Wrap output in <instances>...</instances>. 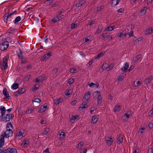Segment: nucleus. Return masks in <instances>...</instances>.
<instances>
[{
  "instance_id": "1",
  "label": "nucleus",
  "mask_w": 153,
  "mask_h": 153,
  "mask_svg": "<svg viewBox=\"0 0 153 153\" xmlns=\"http://www.w3.org/2000/svg\"><path fill=\"white\" fill-rule=\"evenodd\" d=\"M1 115L0 120L7 122L12 119L14 115L13 114H5L6 110L5 107L1 106L0 108Z\"/></svg>"
},
{
  "instance_id": "2",
  "label": "nucleus",
  "mask_w": 153,
  "mask_h": 153,
  "mask_svg": "<svg viewBox=\"0 0 153 153\" xmlns=\"http://www.w3.org/2000/svg\"><path fill=\"white\" fill-rule=\"evenodd\" d=\"M8 57H4L3 59L2 62L0 63V68L2 70H5L8 68Z\"/></svg>"
},
{
  "instance_id": "3",
  "label": "nucleus",
  "mask_w": 153,
  "mask_h": 153,
  "mask_svg": "<svg viewBox=\"0 0 153 153\" xmlns=\"http://www.w3.org/2000/svg\"><path fill=\"white\" fill-rule=\"evenodd\" d=\"M9 46L8 42L5 39H2L0 44V50L3 51L7 48Z\"/></svg>"
},
{
  "instance_id": "4",
  "label": "nucleus",
  "mask_w": 153,
  "mask_h": 153,
  "mask_svg": "<svg viewBox=\"0 0 153 153\" xmlns=\"http://www.w3.org/2000/svg\"><path fill=\"white\" fill-rule=\"evenodd\" d=\"M96 96H97V104L99 105H100L102 103V98L100 95V91H97L95 92Z\"/></svg>"
},
{
  "instance_id": "5",
  "label": "nucleus",
  "mask_w": 153,
  "mask_h": 153,
  "mask_svg": "<svg viewBox=\"0 0 153 153\" xmlns=\"http://www.w3.org/2000/svg\"><path fill=\"white\" fill-rule=\"evenodd\" d=\"M13 134V132L12 130L8 129H7V130L4 132V134L3 135L5 137L8 138L11 137L12 136Z\"/></svg>"
},
{
  "instance_id": "6",
  "label": "nucleus",
  "mask_w": 153,
  "mask_h": 153,
  "mask_svg": "<svg viewBox=\"0 0 153 153\" xmlns=\"http://www.w3.org/2000/svg\"><path fill=\"white\" fill-rule=\"evenodd\" d=\"M5 153H17V150L14 148H9L4 150Z\"/></svg>"
},
{
  "instance_id": "7",
  "label": "nucleus",
  "mask_w": 153,
  "mask_h": 153,
  "mask_svg": "<svg viewBox=\"0 0 153 153\" xmlns=\"http://www.w3.org/2000/svg\"><path fill=\"white\" fill-rule=\"evenodd\" d=\"M63 15H57L56 17L52 19V22H53L55 23L61 20L63 18Z\"/></svg>"
},
{
  "instance_id": "8",
  "label": "nucleus",
  "mask_w": 153,
  "mask_h": 153,
  "mask_svg": "<svg viewBox=\"0 0 153 153\" xmlns=\"http://www.w3.org/2000/svg\"><path fill=\"white\" fill-rule=\"evenodd\" d=\"M105 141L107 145L110 146L112 144L113 141L111 137H107L105 138Z\"/></svg>"
},
{
  "instance_id": "9",
  "label": "nucleus",
  "mask_w": 153,
  "mask_h": 153,
  "mask_svg": "<svg viewBox=\"0 0 153 153\" xmlns=\"http://www.w3.org/2000/svg\"><path fill=\"white\" fill-rule=\"evenodd\" d=\"M51 55V53L50 52L47 53L42 56L41 58L42 60L44 61L48 59Z\"/></svg>"
},
{
  "instance_id": "10",
  "label": "nucleus",
  "mask_w": 153,
  "mask_h": 153,
  "mask_svg": "<svg viewBox=\"0 0 153 153\" xmlns=\"http://www.w3.org/2000/svg\"><path fill=\"white\" fill-rule=\"evenodd\" d=\"M45 79V77L44 75H42L39 76L36 79L35 81L36 82H43Z\"/></svg>"
},
{
  "instance_id": "11",
  "label": "nucleus",
  "mask_w": 153,
  "mask_h": 153,
  "mask_svg": "<svg viewBox=\"0 0 153 153\" xmlns=\"http://www.w3.org/2000/svg\"><path fill=\"white\" fill-rule=\"evenodd\" d=\"M79 117L77 115L75 116L73 115L70 118V120L71 122H73L76 120H79Z\"/></svg>"
},
{
  "instance_id": "12",
  "label": "nucleus",
  "mask_w": 153,
  "mask_h": 153,
  "mask_svg": "<svg viewBox=\"0 0 153 153\" xmlns=\"http://www.w3.org/2000/svg\"><path fill=\"white\" fill-rule=\"evenodd\" d=\"M146 35L150 34L153 33V27H149L146 29Z\"/></svg>"
},
{
  "instance_id": "13",
  "label": "nucleus",
  "mask_w": 153,
  "mask_h": 153,
  "mask_svg": "<svg viewBox=\"0 0 153 153\" xmlns=\"http://www.w3.org/2000/svg\"><path fill=\"white\" fill-rule=\"evenodd\" d=\"M25 91V88H22L19 90L17 91L16 92V95L18 96L19 95H21Z\"/></svg>"
},
{
  "instance_id": "14",
  "label": "nucleus",
  "mask_w": 153,
  "mask_h": 153,
  "mask_svg": "<svg viewBox=\"0 0 153 153\" xmlns=\"http://www.w3.org/2000/svg\"><path fill=\"white\" fill-rule=\"evenodd\" d=\"M103 30V27L101 25H100L98 27V28L95 32V34H98L100 33Z\"/></svg>"
},
{
  "instance_id": "15",
  "label": "nucleus",
  "mask_w": 153,
  "mask_h": 153,
  "mask_svg": "<svg viewBox=\"0 0 153 153\" xmlns=\"http://www.w3.org/2000/svg\"><path fill=\"white\" fill-rule=\"evenodd\" d=\"M147 9L148 8L146 7H144L142 8L141 10L140 11V13L141 16L144 15L145 14L146 12Z\"/></svg>"
},
{
  "instance_id": "16",
  "label": "nucleus",
  "mask_w": 153,
  "mask_h": 153,
  "mask_svg": "<svg viewBox=\"0 0 153 153\" xmlns=\"http://www.w3.org/2000/svg\"><path fill=\"white\" fill-rule=\"evenodd\" d=\"M87 107V104L86 102H84L79 107V108L80 110H83Z\"/></svg>"
},
{
  "instance_id": "17",
  "label": "nucleus",
  "mask_w": 153,
  "mask_h": 153,
  "mask_svg": "<svg viewBox=\"0 0 153 153\" xmlns=\"http://www.w3.org/2000/svg\"><path fill=\"white\" fill-rule=\"evenodd\" d=\"M120 0H112L111 3V6H115L117 5Z\"/></svg>"
},
{
  "instance_id": "18",
  "label": "nucleus",
  "mask_w": 153,
  "mask_h": 153,
  "mask_svg": "<svg viewBox=\"0 0 153 153\" xmlns=\"http://www.w3.org/2000/svg\"><path fill=\"white\" fill-rule=\"evenodd\" d=\"M128 113L129 111H127L124 115V120L125 121H127L129 117L131 116V114H129Z\"/></svg>"
},
{
  "instance_id": "19",
  "label": "nucleus",
  "mask_w": 153,
  "mask_h": 153,
  "mask_svg": "<svg viewBox=\"0 0 153 153\" xmlns=\"http://www.w3.org/2000/svg\"><path fill=\"white\" fill-rule=\"evenodd\" d=\"M142 83L140 80H138L137 82L134 81L133 83V85L135 87H139L141 85Z\"/></svg>"
},
{
  "instance_id": "20",
  "label": "nucleus",
  "mask_w": 153,
  "mask_h": 153,
  "mask_svg": "<svg viewBox=\"0 0 153 153\" xmlns=\"http://www.w3.org/2000/svg\"><path fill=\"white\" fill-rule=\"evenodd\" d=\"M85 3V1L84 0L81 1L77 3L76 6L78 8H79V7H81L83 4H84Z\"/></svg>"
},
{
  "instance_id": "21",
  "label": "nucleus",
  "mask_w": 153,
  "mask_h": 153,
  "mask_svg": "<svg viewBox=\"0 0 153 153\" xmlns=\"http://www.w3.org/2000/svg\"><path fill=\"white\" fill-rule=\"evenodd\" d=\"M91 94L90 92H88L84 96V99L86 100H89Z\"/></svg>"
},
{
  "instance_id": "22",
  "label": "nucleus",
  "mask_w": 153,
  "mask_h": 153,
  "mask_svg": "<svg viewBox=\"0 0 153 153\" xmlns=\"http://www.w3.org/2000/svg\"><path fill=\"white\" fill-rule=\"evenodd\" d=\"M47 107V105H43L41 106L39 108V111L41 112H44L46 110Z\"/></svg>"
},
{
  "instance_id": "23",
  "label": "nucleus",
  "mask_w": 153,
  "mask_h": 153,
  "mask_svg": "<svg viewBox=\"0 0 153 153\" xmlns=\"http://www.w3.org/2000/svg\"><path fill=\"white\" fill-rule=\"evenodd\" d=\"M89 85L91 88L95 87L97 88L99 87V84L98 83L95 84L94 82H91L89 84Z\"/></svg>"
},
{
  "instance_id": "24",
  "label": "nucleus",
  "mask_w": 153,
  "mask_h": 153,
  "mask_svg": "<svg viewBox=\"0 0 153 153\" xmlns=\"http://www.w3.org/2000/svg\"><path fill=\"white\" fill-rule=\"evenodd\" d=\"M23 131V130H20V131L16 134L17 137H19V138H22L24 134V133Z\"/></svg>"
},
{
  "instance_id": "25",
  "label": "nucleus",
  "mask_w": 153,
  "mask_h": 153,
  "mask_svg": "<svg viewBox=\"0 0 153 153\" xmlns=\"http://www.w3.org/2000/svg\"><path fill=\"white\" fill-rule=\"evenodd\" d=\"M3 94L5 96V98L9 99L10 96L8 92L6 91V89H4L3 90Z\"/></svg>"
},
{
  "instance_id": "26",
  "label": "nucleus",
  "mask_w": 153,
  "mask_h": 153,
  "mask_svg": "<svg viewBox=\"0 0 153 153\" xmlns=\"http://www.w3.org/2000/svg\"><path fill=\"white\" fill-rule=\"evenodd\" d=\"M4 135H1L0 137V144L4 146Z\"/></svg>"
},
{
  "instance_id": "27",
  "label": "nucleus",
  "mask_w": 153,
  "mask_h": 153,
  "mask_svg": "<svg viewBox=\"0 0 153 153\" xmlns=\"http://www.w3.org/2000/svg\"><path fill=\"white\" fill-rule=\"evenodd\" d=\"M29 142L27 140H24L22 143V147H26L28 144Z\"/></svg>"
},
{
  "instance_id": "28",
  "label": "nucleus",
  "mask_w": 153,
  "mask_h": 153,
  "mask_svg": "<svg viewBox=\"0 0 153 153\" xmlns=\"http://www.w3.org/2000/svg\"><path fill=\"white\" fill-rule=\"evenodd\" d=\"M141 55H138L134 57L133 58V62L135 63L141 57Z\"/></svg>"
},
{
  "instance_id": "29",
  "label": "nucleus",
  "mask_w": 153,
  "mask_h": 153,
  "mask_svg": "<svg viewBox=\"0 0 153 153\" xmlns=\"http://www.w3.org/2000/svg\"><path fill=\"white\" fill-rule=\"evenodd\" d=\"M13 128L12 125L11 123H8L7 124L6 129H10L12 130Z\"/></svg>"
},
{
  "instance_id": "30",
  "label": "nucleus",
  "mask_w": 153,
  "mask_h": 153,
  "mask_svg": "<svg viewBox=\"0 0 153 153\" xmlns=\"http://www.w3.org/2000/svg\"><path fill=\"white\" fill-rule=\"evenodd\" d=\"M72 93L71 90L70 89H67L65 92V94L68 97L71 95V93Z\"/></svg>"
},
{
  "instance_id": "31",
  "label": "nucleus",
  "mask_w": 153,
  "mask_h": 153,
  "mask_svg": "<svg viewBox=\"0 0 153 153\" xmlns=\"http://www.w3.org/2000/svg\"><path fill=\"white\" fill-rule=\"evenodd\" d=\"M97 116L94 115L92 118L91 122L95 124L97 123Z\"/></svg>"
},
{
  "instance_id": "32",
  "label": "nucleus",
  "mask_w": 153,
  "mask_h": 153,
  "mask_svg": "<svg viewBox=\"0 0 153 153\" xmlns=\"http://www.w3.org/2000/svg\"><path fill=\"white\" fill-rule=\"evenodd\" d=\"M19 85L18 83H14L11 86V88L13 90H16L19 87Z\"/></svg>"
},
{
  "instance_id": "33",
  "label": "nucleus",
  "mask_w": 153,
  "mask_h": 153,
  "mask_svg": "<svg viewBox=\"0 0 153 153\" xmlns=\"http://www.w3.org/2000/svg\"><path fill=\"white\" fill-rule=\"evenodd\" d=\"M21 20V17L20 16L16 17L15 20L14 21L13 23L15 24H17Z\"/></svg>"
},
{
  "instance_id": "34",
  "label": "nucleus",
  "mask_w": 153,
  "mask_h": 153,
  "mask_svg": "<svg viewBox=\"0 0 153 153\" xmlns=\"http://www.w3.org/2000/svg\"><path fill=\"white\" fill-rule=\"evenodd\" d=\"M127 35V33H126L125 31H123L119 34L118 36L120 37H122L124 36H126Z\"/></svg>"
},
{
  "instance_id": "35",
  "label": "nucleus",
  "mask_w": 153,
  "mask_h": 153,
  "mask_svg": "<svg viewBox=\"0 0 153 153\" xmlns=\"http://www.w3.org/2000/svg\"><path fill=\"white\" fill-rule=\"evenodd\" d=\"M50 129L49 128H45L44 131L42 132V134L43 135H45L47 134L48 132L50 131Z\"/></svg>"
},
{
  "instance_id": "36",
  "label": "nucleus",
  "mask_w": 153,
  "mask_h": 153,
  "mask_svg": "<svg viewBox=\"0 0 153 153\" xmlns=\"http://www.w3.org/2000/svg\"><path fill=\"white\" fill-rule=\"evenodd\" d=\"M17 55L19 59H22L23 55L22 54V52L20 50H19L17 52Z\"/></svg>"
},
{
  "instance_id": "37",
  "label": "nucleus",
  "mask_w": 153,
  "mask_h": 153,
  "mask_svg": "<svg viewBox=\"0 0 153 153\" xmlns=\"http://www.w3.org/2000/svg\"><path fill=\"white\" fill-rule=\"evenodd\" d=\"M120 105H117L115 106L114 108L113 111L116 112L117 111H119L120 110Z\"/></svg>"
},
{
  "instance_id": "38",
  "label": "nucleus",
  "mask_w": 153,
  "mask_h": 153,
  "mask_svg": "<svg viewBox=\"0 0 153 153\" xmlns=\"http://www.w3.org/2000/svg\"><path fill=\"white\" fill-rule=\"evenodd\" d=\"M114 27V26H109L105 28V31H111L115 28L114 27Z\"/></svg>"
},
{
  "instance_id": "39",
  "label": "nucleus",
  "mask_w": 153,
  "mask_h": 153,
  "mask_svg": "<svg viewBox=\"0 0 153 153\" xmlns=\"http://www.w3.org/2000/svg\"><path fill=\"white\" fill-rule=\"evenodd\" d=\"M123 141V137L122 136H119L117 139V143L120 144Z\"/></svg>"
},
{
  "instance_id": "40",
  "label": "nucleus",
  "mask_w": 153,
  "mask_h": 153,
  "mask_svg": "<svg viewBox=\"0 0 153 153\" xmlns=\"http://www.w3.org/2000/svg\"><path fill=\"white\" fill-rule=\"evenodd\" d=\"M153 79V78L152 76L149 77L147 78L145 81L146 83L148 84L149 82H150Z\"/></svg>"
},
{
  "instance_id": "41",
  "label": "nucleus",
  "mask_w": 153,
  "mask_h": 153,
  "mask_svg": "<svg viewBox=\"0 0 153 153\" xmlns=\"http://www.w3.org/2000/svg\"><path fill=\"white\" fill-rule=\"evenodd\" d=\"M128 67L129 65L127 63H126L125 64L124 66L122 68H121V69L123 71H125L128 68Z\"/></svg>"
},
{
  "instance_id": "42",
  "label": "nucleus",
  "mask_w": 153,
  "mask_h": 153,
  "mask_svg": "<svg viewBox=\"0 0 153 153\" xmlns=\"http://www.w3.org/2000/svg\"><path fill=\"white\" fill-rule=\"evenodd\" d=\"M109 34L108 33H106L102 34V38L103 39H105L109 35Z\"/></svg>"
},
{
  "instance_id": "43",
  "label": "nucleus",
  "mask_w": 153,
  "mask_h": 153,
  "mask_svg": "<svg viewBox=\"0 0 153 153\" xmlns=\"http://www.w3.org/2000/svg\"><path fill=\"white\" fill-rule=\"evenodd\" d=\"M104 55L103 53H101L95 56V59H99Z\"/></svg>"
},
{
  "instance_id": "44",
  "label": "nucleus",
  "mask_w": 153,
  "mask_h": 153,
  "mask_svg": "<svg viewBox=\"0 0 153 153\" xmlns=\"http://www.w3.org/2000/svg\"><path fill=\"white\" fill-rule=\"evenodd\" d=\"M83 144V143L82 141H81L76 146V148L78 149H81L82 147Z\"/></svg>"
},
{
  "instance_id": "45",
  "label": "nucleus",
  "mask_w": 153,
  "mask_h": 153,
  "mask_svg": "<svg viewBox=\"0 0 153 153\" xmlns=\"http://www.w3.org/2000/svg\"><path fill=\"white\" fill-rule=\"evenodd\" d=\"M124 78V74H120L118 77V80L119 81H121Z\"/></svg>"
},
{
  "instance_id": "46",
  "label": "nucleus",
  "mask_w": 153,
  "mask_h": 153,
  "mask_svg": "<svg viewBox=\"0 0 153 153\" xmlns=\"http://www.w3.org/2000/svg\"><path fill=\"white\" fill-rule=\"evenodd\" d=\"M33 108L32 107L30 109H28L27 111H26L25 112V113L26 114L31 113L33 111Z\"/></svg>"
},
{
  "instance_id": "47",
  "label": "nucleus",
  "mask_w": 153,
  "mask_h": 153,
  "mask_svg": "<svg viewBox=\"0 0 153 153\" xmlns=\"http://www.w3.org/2000/svg\"><path fill=\"white\" fill-rule=\"evenodd\" d=\"M108 66V63H107L106 62H104L102 66V69L104 70L106 69L107 66Z\"/></svg>"
},
{
  "instance_id": "48",
  "label": "nucleus",
  "mask_w": 153,
  "mask_h": 153,
  "mask_svg": "<svg viewBox=\"0 0 153 153\" xmlns=\"http://www.w3.org/2000/svg\"><path fill=\"white\" fill-rule=\"evenodd\" d=\"M61 99L59 98L57 100H55L53 101V103L56 105H57L58 103L61 102Z\"/></svg>"
},
{
  "instance_id": "49",
  "label": "nucleus",
  "mask_w": 153,
  "mask_h": 153,
  "mask_svg": "<svg viewBox=\"0 0 153 153\" xmlns=\"http://www.w3.org/2000/svg\"><path fill=\"white\" fill-rule=\"evenodd\" d=\"M65 133L64 132L62 131L61 133L59 134L60 136V139H63L65 136Z\"/></svg>"
},
{
  "instance_id": "50",
  "label": "nucleus",
  "mask_w": 153,
  "mask_h": 153,
  "mask_svg": "<svg viewBox=\"0 0 153 153\" xmlns=\"http://www.w3.org/2000/svg\"><path fill=\"white\" fill-rule=\"evenodd\" d=\"M92 37L90 36H88L85 38V42H88L89 41H91V38Z\"/></svg>"
},
{
  "instance_id": "51",
  "label": "nucleus",
  "mask_w": 153,
  "mask_h": 153,
  "mask_svg": "<svg viewBox=\"0 0 153 153\" xmlns=\"http://www.w3.org/2000/svg\"><path fill=\"white\" fill-rule=\"evenodd\" d=\"M74 78H71L69 79L68 80V83L69 84H71L72 83H73L74 81Z\"/></svg>"
},
{
  "instance_id": "52",
  "label": "nucleus",
  "mask_w": 153,
  "mask_h": 153,
  "mask_svg": "<svg viewBox=\"0 0 153 153\" xmlns=\"http://www.w3.org/2000/svg\"><path fill=\"white\" fill-rule=\"evenodd\" d=\"M3 18H4V21L6 23H7V19L8 18V16H7V14H4L3 16Z\"/></svg>"
},
{
  "instance_id": "53",
  "label": "nucleus",
  "mask_w": 153,
  "mask_h": 153,
  "mask_svg": "<svg viewBox=\"0 0 153 153\" xmlns=\"http://www.w3.org/2000/svg\"><path fill=\"white\" fill-rule=\"evenodd\" d=\"M148 126L151 128H153V120H152L149 123Z\"/></svg>"
},
{
  "instance_id": "54",
  "label": "nucleus",
  "mask_w": 153,
  "mask_h": 153,
  "mask_svg": "<svg viewBox=\"0 0 153 153\" xmlns=\"http://www.w3.org/2000/svg\"><path fill=\"white\" fill-rule=\"evenodd\" d=\"M58 70V69L57 68H55L54 69H53L52 71V73L53 74V75L56 74V73H57Z\"/></svg>"
},
{
  "instance_id": "55",
  "label": "nucleus",
  "mask_w": 153,
  "mask_h": 153,
  "mask_svg": "<svg viewBox=\"0 0 153 153\" xmlns=\"http://www.w3.org/2000/svg\"><path fill=\"white\" fill-rule=\"evenodd\" d=\"M104 8V5H101L100 7H97V12H98L101 9Z\"/></svg>"
},
{
  "instance_id": "56",
  "label": "nucleus",
  "mask_w": 153,
  "mask_h": 153,
  "mask_svg": "<svg viewBox=\"0 0 153 153\" xmlns=\"http://www.w3.org/2000/svg\"><path fill=\"white\" fill-rule=\"evenodd\" d=\"M39 86L37 84H35V85H34L33 86V90L36 91L37 89L39 88Z\"/></svg>"
},
{
  "instance_id": "57",
  "label": "nucleus",
  "mask_w": 153,
  "mask_h": 153,
  "mask_svg": "<svg viewBox=\"0 0 153 153\" xmlns=\"http://www.w3.org/2000/svg\"><path fill=\"white\" fill-rule=\"evenodd\" d=\"M33 101L34 102L39 103L41 102V100L39 98H36L34 100H33Z\"/></svg>"
},
{
  "instance_id": "58",
  "label": "nucleus",
  "mask_w": 153,
  "mask_h": 153,
  "mask_svg": "<svg viewBox=\"0 0 153 153\" xmlns=\"http://www.w3.org/2000/svg\"><path fill=\"white\" fill-rule=\"evenodd\" d=\"M124 11V9L123 8H120L117 11L118 13H123Z\"/></svg>"
},
{
  "instance_id": "59",
  "label": "nucleus",
  "mask_w": 153,
  "mask_h": 153,
  "mask_svg": "<svg viewBox=\"0 0 153 153\" xmlns=\"http://www.w3.org/2000/svg\"><path fill=\"white\" fill-rule=\"evenodd\" d=\"M153 114V108L150 111V112L148 113V115L149 117H151L152 116V115Z\"/></svg>"
},
{
  "instance_id": "60",
  "label": "nucleus",
  "mask_w": 153,
  "mask_h": 153,
  "mask_svg": "<svg viewBox=\"0 0 153 153\" xmlns=\"http://www.w3.org/2000/svg\"><path fill=\"white\" fill-rule=\"evenodd\" d=\"M145 130V128H142L139 130V133H140V134H141Z\"/></svg>"
},
{
  "instance_id": "61",
  "label": "nucleus",
  "mask_w": 153,
  "mask_h": 153,
  "mask_svg": "<svg viewBox=\"0 0 153 153\" xmlns=\"http://www.w3.org/2000/svg\"><path fill=\"white\" fill-rule=\"evenodd\" d=\"M53 1V0H48L46 1L45 3L46 4H49L51 3Z\"/></svg>"
},
{
  "instance_id": "62",
  "label": "nucleus",
  "mask_w": 153,
  "mask_h": 153,
  "mask_svg": "<svg viewBox=\"0 0 153 153\" xmlns=\"http://www.w3.org/2000/svg\"><path fill=\"white\" fill-rule=\"evenodd\" d=\"M70 71L71 73H76V71L75 68H73L70 70Z\"/></svg>"
},
{
  "instance_id": "63",
  "label": "nucleus",
  "mask_w": 153,
  "mask_h": 153,
  "mask_svg": "<svg viewBox=\"0 0 153 153\" xmlns=\"http://www.w3.org/2000/svg\"><path fill=\"white\" fill-rule=\"evenodd\" d=\"M30 77L31 76L30 75H27L25 78V80L27 81L28 80Z\"/></svg>"
},
{
  "instance_id": "64",
  "label": "nucleus",
  "mask_w": 153,
  "mask_h": 153,
  "mask_svg": "<svg viewBox=\"0 0 153 153\" xmlns=\"http://www.w3.org/2000/svg\"><path fill=\"white\" fill-rule=\"evenodd\" d=\"M87 152V150L86 149H81L80 153H86Z\"/></svg>"
}]
</instances>
